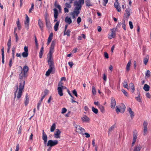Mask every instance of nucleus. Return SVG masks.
Returning <instances> with one entry per match:
<instances>
[{
    "label": "nucleus",
    "instance_id": "nucleus-6",
    "mask_svg": "<svg viewBox=\"0 0 151 151\" xmlns=\"http://www.w3.org/2000/svg\"><path fill=\"white\" fill-rule=\"evenodd\" d=\"M25 16V19L24 21V26L27 30H28L29 29L30 19L27 14H26Z\"/></svg>",
    "mask_w": 151,
    "mask_h": 151
},
{
    "label": "nucleus",
    "instance_id": "nucleus-44",
    "mask_svg": "<svg viewBox=\"0 0 151 151\" xmlns=\"http://www.w3.org/2000/svg\"><path fill=\"white\" fill-rule=\"evenodd\" d=\"M53 34L52 33H51L48 38V40L51 42L53 37Z\"/></svg>",
    "mask_w": 151,
    "mask_h": 151
},
{
    "label": "nucleus",
    "instance_id": "nucleus-12",
    "mask_svg": "<svg viewBox=\"0 0 151 151\" xmlns=\"http://www.w3.org/2000/svg\"><path fill=\"white\" fill-rule=\"evenodd\" d=\"M111 108L114 109L116 105V102L114 97H111Z\"/></svg>",
    "mask_w": 151,
    "mask_h": 151
},
{
    "label": "nucleus",
    "instance_id": "nucleus-39",
    "mask_svg": "<svg viewBox=\"0 0 151 151\" xmlns=\"http://www.w3.org/2000/svg\"><path fill=\"white\" fill-rule=\"evenodd\" d=\"M79 10H78L75 9L73 13H74L76 16H78L80 13V11Z\"/></svg>",
    "mask_w": 151,
    "mask_h": 151
},
{
    "label": "nucleus",
    "instance_id": "nucleus-32",
    "mask_svg": "<svg viewBox=\"0 0 151 151\" xmlns=\"http://www.w3.org/2000/svg\"><path fill=\"white\" fill-rule=\"evenodd\" d=\"M56 124L55 123H53L51 126L50 129V131L51 132H53L55 129Z\"/></svg>",
    "mask_w": 151,
    "mask_h": 151
},
{
    "label": "nucleus",
    "instance_id": "nucleus-16",
    "mask_svg": "<svg viewBox=\"0 0 151 151\" xmlns=\"http://www.w3.org/2000/svg\"><path fill=\"white\" fill-rule=\"evenodd\" d=\"M75 6H76L75 9H76L78 10H81V9L82 5L81 4H78V2L77 1H76L74 3Z\"/></svg>",
    "mask_w": 151,
    "mask_h": 151
},
{
    "label": "nucleus",
    "instance_id": "nucleus-55",
    "mask_svg": "<svg viewBox=\"0 0 151 151\" xmlns=\"http://www.w3.org/2000/svg\"><path fill=\"white\" fill-rule=\"evenodd\" d=\"M72 92L73 94H74L76 97H77L78 96V94L75 89L73 90Z\"/></svg>",
    "mask_w": 151,
    "mask_h": 151
},
{
    "label": "nucleus",
    "instance_id": "nucleus-59",
    "mask_svg": "<svg viewBox=\"0 0 151 151\" xmlns=\"http://www.w3.org/2000/svg\"><path fill=\"white\" fill-rule=\"evenodd\" d=\"M84 3V0H79V2H78V4L82 5Z\"/></svg>",
    "mask_w": 151,
    "mask_h": 151
},
{
    "label": "nucleus",
    "instance_id": "nucleus-8",
    "mask_svg": "<svg viewBox=\"0 0 151 151\" xmlns=\"http://www.w3.org/2000/svg\"><path fill=\"white\" fill-rule=\"evenodd\" d=\"M147 122L146 121H144L143 123V126L144 127L143 135L144 136L146 135L147 133Z\"/></svg>",
    "mask_w": 151,
    "mask_h": 151
},
{
    "label": "nucleus",
    "instance_id": "nucleus-27",
    "mask_svg": "<svg viewBox=\"0 0 151 151\" xmlns=\"http://www.w3.org/2000/svg\"><path fill=\"white\" fill-rule=\"evenodd\" d=\"M44 47L43 46H42L41 48L40 51L39 52V57L40 58H42V56L43 54Z\"/></svg>",
    "mask_w": 151,
    "mask_h": 151
},
{
    "label": "nucleus",
    "instance_id": "nucleus-31",
    "mask_svg": "<svg viewBox=\"0 0 151 151\" xmlns=\"http://www.w3.org/2000/svg\"><path fill=\"white\" fill-rule=\"evenodd\" d=\"M16 24H17V26L18 29L19 30H20L21 29V25L19 22V18L17 19V20L16 22Z\"/></svg>",
    "mask_w": 151,
    "mask_h": 151
},
{
    "label": "nucleus",
    "instance_id": "nucleus-4",
    "mask_svg": "<svg viewBox=\"0 0 151 151\" xmlns=\"http://www.w3.org/2000/svg\"><path fill=\"white\" fill-rule=\"evenodd\" d=\"M58 141L57 140H52L51 139H50L48 141L47 146H50L52 147L58 144Z\"/></svg>",
    "mask_w": 151,
    "mask_h": 151
},
{
    "label": "nucleus",
    "instance_id": "nucleus-18",
    "mask_svg": "<svg viewBox=\"0 0 151 151\" xmlns=\"http://www.w3.org/2000/svg\"><path fill=\"white\" fill-rule=\"evenodd\" d=\"M131 10V9L129 8L125 10L124 15L126 18H128L130 15Z\"/></svg>",
    "mask_w": 151,
    "mask_h": 151
},
{
    "label": "nucleus",
    "instance_id": "nucleus-58",
    "mask_svg": "<svg viewBox=\"0 0 151 151\" xmlns=\"http://www.w3.org/2000/svg\"><path fill=\"white\" fill-rule=\"evenodd\" d=\"M122 91L126 96H128V93L124 89H122Z\"/></svg>",
    "mask_w": 151,
    "mask_h": 151
},
{
    "label": "nucleus",
    "instance_id": "nucleus-62",
    "mask_svg": "<svg viewBox=\"0 0 151 151\" xmlns=\"http://www.w3.org/2000/svg\"><path fill=\"white\" fill-rule=\"evenodd\" d=\"M81 18L80 17H78L77 19V23L79 24L81 21Z\"/></svg>",
    "mask_w": 151,
    "mask_h": 151
},
{
    "label": "nucleus",
    "instance_id": "nucleus-9",
    "mask_svg": "<svg viewBox=\"0 0 151 151\" xmlns=\"http://www.w3.org/2000/svg\"><path fill=\"white\" fill-rule=\"evenodd\" d=\"M116 30V28H115L111 29V33L108 37L110 39L114 38L115 36V32Z\"/></svg>",
    "mask_w": 151,
    "mask_h": 151
},
{
    "label": "nucleus",
    "instance_id": "nucleus-45",
    "mask_svg": "<svg viewBox=\"0 0 151 151\" xmlns=\"http://www.w3.org/2000/svg\"><path fill=\"white\" fill-rule=\"evenodd\" d=\"M54 49H50V51L49 53L48 54V55H52V54L54 52Z\"/></svg>",
    "mask_w": 151,
    "mask_h": 151
},
{
    "label": "nucleus",
    "instance_id": "nucleus-2",
    "mask_svg": "<svg viewBox=\"0 0 151 151\" xmlns=\"http://www.w3.org/2000/svg\"><path fill=\"white\" fill-rule=\"evenodd\" d=\"M116 111L117 114L119 112L124 113L126 108L125 105L123 104H121L119 106H116Z\"/></svg>",
    "mask_w": 151,
    "mask_h": 151
},
{
    "label": "nucleus",
    "instance_id": "nucleus-61",
    "mask_svg": "<svg viewBox=\"0 0 151 151\" xmlns=\"http://www.w3.org/2000/svg\"><path fill=\"white\" fill-rule=\"evenodd\" d=\"M19 144L18 143L17 144L16 146V148L15 149V151H19Z\"/></svg>",
    "mask_w": 151,
    "mask_h": 151
},
{
    "label": "nucleus",
    "instance_id": "nucleus-14",
    "mask_svg": "<svg viewBox=\"0 0 151 151\" xmlns=\"http://www.w3.org/2000/svg\"><path fill=\"white\" fill-rule=\"evenodd\" d=\"M61 133L60 131L58 129H56V132L54 134V137L56 138H60V134Z\"/></svg>",
    "mask_w": 151,
    "mask_h": 151
},
{
    "label": "nucleus",
    "instance_id": "nucleus-25",
    "mask_svg": "<svg viewBox=\"0 0 151 151\" xmlns=\"http://www.w3.org/2000/svg\"><path fill=\"white\" fill-rule=\"evenodd\" d=\"M131 64V60H129L127 65L126 70L127 71H129L130 70V66Z\"/></svg>",
    "mask_w": 151,
    "mask_h": 151
},
{
    "label": "nucleus",
    "instance_id": "nucleus-48",
    "mask_svg": "<svg viewBox=\"0 0 151 151\" xmlns=\"http://www.w3.org/2000/svg\"><path fill=\"white\" fill-rule=\"evenodd\" d=\"M47 91V90H45V91H44V92L45 93H46V91ZM46 95V94H45V95H43L41 98V99L39 101V102H41V103L42 102V101L43 100V99L44 98L45 96Z\"/></svg>",
    "mask_w": 151,
    "mask_h": 151
},
{
    "label": "nucleus",
    "instance_id": "nucleus-33",
    "mask_svg": "<svg viewBox=\"0 0 151 151\" xmlns=\"http://www.w3.org/2000/svg\"><path fill=\"white\" fill-rule=\"evenodd\" d=\"M138 96L135 98L136 100L139 102H141L142 101L140 97V94L139 91H138Z\"/></svg>",
    "mask_w": 151,
    "mask_h": 151
},
{
    "label": "nucleus",
    "instance_id": "nucleus-56",
    "mask_svg": "<svg viewBox=\"0 0 151 151\" xmlns=\"http://www.w3.org/2000/svg\"><path fill=\"white\" fill-rule=\"evenodd\" d=\"M80 128V129H79V130L81 131L80 133L82 134H83V133L85 132V129L84 128H82V127H81V128Z\"/></svg>",
    "mask_w": 151,
    "mask_h": 151
},
{
    "label": "nucleus",
    "instance_id": "nucleus-22",
    "mask_svg": "<svg viewBox=\"0 0 151 151\" xmlns=\"http://www.w3.org/2000/svg\"><path fill=\"white\" fill-rule=\"evenodd\" d=\"M65 22L68 23V24H70L72 23V20L70 17H65Z\"/></svg>",
    "mask_w": 151,
    "mask_h": 151
},
{
    "label": "nucleus",
    "instance_id": "nucleus-1",
    "mask_svg": "<svg viewBox=\"0 0 151 151\" xmlns=\"http://www.w3.org/2000/svg\"><path fill=\"white\" fill-rule=\"evenodd\" d=\"M25 83V81L24 80L22 81H20V83H19V91L18 92L17 95V98L18 99H19L21 96L22 93V90L24 87Z\"/></svg>",
    "mask_w": 151,
    "mask_h": 151
},
{
    "label": "nucleus",
    "instance_id": "nucleus-43",
    "mask_svg": "<svg viewBox=\"0 0 151 151\" xmlns=\"http://www.w3.org/2000/svg\"><path fill=\"white\" fill-rule=\"evenodd\" d=\"M13 59L12 58H11L10 59L9 63V66L10 68L12 67V66L13 64Z\"/></svg>",
    "mask_w": 151,
    "mask_h": 151
},
{
    "label": "nucleus",
    "instance_id": "nucleus-50",
    "mask_svg": "<svg viewBox=\"0 0 151 151\" xmlns=\"http://www.w3.org/2000/svg\"><path fill=\"white\" fill-rule=\"evenodd\" d=\"M34 4L33 3H32L31 4V8L29 9V13H31L33 10L34 9Z\"/></svg>",
    "mask_w": 151,
    "mask_h": 151
},
{
    "label": "nucleus",
    "instance_id": "nucleus-17",
    "mask_svg": "<svg viewBox=\"0 0 151 151\" xmlns=\"http://www.w3.org/2000/svg\"><path fill=\"white\" fill-rule=\"evenodd\" d=\"M54 67L49 66V69L46 72L45 75L46 76H49L50 73L52 71Z\"/></svg>",
    "mask_w": 151,
    "mask_h": 151
},
{
    "label": "nucleus",
    "instance_id": "nucleus-29",
    "mask_svg": "<svg viewBox=\"0 0 151 151\" xmlns=\"http://www.w3.org/2000/svg\"><path fill=\"white\" fill-rule=\"evenodd\" d=\"M45 22L46 24L47 27L49 29H51L52 27L51 26V24L50 21L47 22Z\"/></svg>",
    "mask_w": 151,
    "mask_h": 151
},
{
    "label": "nucleus",
    "instance_id": "nucleus-10",
    "mask_svg": "<svg viewBox=\"0 0 151 151\" xmlns=\"http://www.w3.org/2000/svg\"><path fill=\"white\" fill-rule=\"evenodd\" d=\"M142 147V145L140 144H137L134 147L133 151H140Z\"/></svg>",
    "mask_w": 151,
    "mask_h": 151
},
{
    "label": "nucleus",
    "instance_id": "nucleus-47",
    "mask_svg": "<svg viewBox=\"0 0 151 151\" xmlns=\"http://www.w3.org/2000/svg\"><path fill=\"white\" fill-rule=\"evenodd\" d=\"M148 61V58H144L143 62L145 65H146Z\"/></svg>",
    "mask_w": 151,
    "mask_h": 151
},
{
    "label": "nucleus",
    "instance_id": "nucleus-60",
    "mask_svg": "<svg viewBox=\"0 0 151 151\" xmlns=\"http://www.w3.org/2000/svg\"><path fill=\"white\" fill-rule=\"evenodd\" d=\"M54 5H55V6H56V7H57L59 9V10H61V6H60V5H59V4L56 5L55 3Z\"/></svg>",
    "mask_w": 151,
    "mask_h": 151
},
{
    "label": "nucleus",
    "instance_id": "nucleus-30",
    "mask_svg": "<svg viewBox=\"0 0 151 151\" xmlns=\"http://www.w3.org/2000/svg\"><path fill=\"white\" fill-rule=\"evenodd\" d=\"M26 100L24 102L26 106L27 105L29 102V98L28 97V95L27 94H26L25 96Z\"/></svg>",
    "mask_w": 151,
    "mask_h": 151
},
{
    "label": "nucleus",
    "instance_id": "nucleus-15",
    "mask_svg": "<svg viewBox=\"0 0 151 151\" xmlns=\"http://www.w3.org/2000/svg\"><path fill=\"white\" fill-rule=\"evenodd\" d=\"M81 119L83 122H88L90 120V119L86 115H84Z\"/></svg>",
    "mask_w": 151,
    "mask_h": 151
},
{
    "label": "nucleus",
    "instance_id": "nucleus-51",
    "mask_svg": "<svg viewBox=\"0 0 151 151\" xmlns=\"http://www.w3.org/2000/svg\"><path fill=\"white\" fill-rule=\"evenodd\" d=\"M150 72L149 70H147L145 73V76L147 77H149L150 76Z\"/></svg>",
    "mask_w": 151,
    "mask_h": 151
},
{
    "label": "nucleus",
    "instance_id": "nucleus-24",
    "mask_svg": "<svg viewBox=\"0 0 151 151\" xmlns=\"http://www.w3.org/2000/svg\"><path fill=\"white\" fill-rule=\"evenodd\" d=\"M128 111L129 112V113L130 114L131 117L132 119L134 116V113L130 108H129Z\"/></svg>",
    "mask_w": 151,
    "mask_h": 151
},
{
    "label": "nucleus",
    "instance_id": "nucleus-34",
    "mask_svg": "<svg viewBox=\"0 0 151 151\" xmlns=\"http://www.w3.org/2000/svg\"><path fill=\"white\" fill-rule=\"evenodd\" d=\"M7 48L10 49L11 44V37H10L9 39L8 40V42L7 44Z\"/></svg>",
    "mask_w": 151,
    "mask_h": 151
},
{
    "label": "nucleus",
    "instance_id": "nucleus-52",
    "mask_svg": "<svg viewBox=\"0 0 151 151\" xmlns=\"http://www.w3.org/2000/svg\"><path fill=\"white\" fill-rule=\"evenodd\" d=\"M122 27L124 29V30H126V25L125 24V20H124L123 22H122Z\"/></svg>",
    "mask_w": 151,
    "mask_h": 151
},
{
    "label": "nucleus",
    "instance_id": "nucleus-53",
    "mask_svg": "<svg viewBox=\"0 0 151 151\" xmlns=\"http://www.w3.org/2000/svg\"><path fill=\"white\" fill-rule=\"evenodd\" d=\"M67 111V109L65 108H63L62 109L61 113L64 114Z\"/></svg>",
    "mask_w": 151,
    "mask_h": 151
},
{
    "label": "nucleus",
    "instance_id": "nucleus-42",
    "mask_svg": "<svg viewBox=\"0 0 151 151\" xmlns=\"http://www.w3.org/2000/svg\"><path fill=\"white\" fill-rule=\"evenodd\" d=\"M72 3V1H70L69 2V3H66L65 4V6L66 8H70L71 7V5L70 4Z\"/></svg>",
    "mask_w": 151,
    "mask_h": 151
},
{
    "label": "nucleus",
    "instance_id": "nucleus-35",
    "mask_svg": "<svg viewBox=\"0 0 151 151\" xmlns=\"http://www.w3.org/2000/svg\"><path fill=\"white\" fill-rule=\"evenodd\" d=\"M71 32L70 30V29H68L66 31H64V35H66L68 36H70V33Z\"/></svg>",
    "mask_w": 151,
    "mask_h": 151
},
{
    "label": "nucleus",
    "instance_id": "nucleus-54",
    "mask_svg": "<svg viewBox=\"0 0 151 151\" xmlns=\"http://www.w3.org/2000/svg\"><path fill=\"white\" fill-rule=\"evenodd\" d=\"M86 6H90L92 5L89 0H87L86 1Z\"/></svg>",
    "mask_w": 151,
    "mask_h": 151
},
{
    "label": "nucleus",
    "instance_id": "nucleus-20",
    "mask_svg": "<svg viewBox=\"0 0 151 151\" xmlns=\"http://www.w3.org/2000/svg\"><path fill=\"white\" fill-rule=\"evenodd\" d=\"M23 71L24 74L27 75V73L29 71V68L28 66L27 65H25L23 67L22 69Z\"/></svg>",
    "mask_w": 151,
    "mask_h": 151
},
{
    "label": "nucleus",
    "instance_id": "nucleus-36",
    "mask_svg": "<svg viewBox=\"0 0 151 151\" xmlns=\"http://www.w3.org/2000/svg\"><path fill=\"white\" fill-rule=\"evenodd\" d=\"M55 42L54 41H52L51 42L50 49H54V47L55 46Z\"/></svg>",
    "mask_w": 151,
    "mask_h": 151
},
{
    "label": "nucleus",
    "instance_id": "nucleus-3",
    "mask_svg": "<svg viewBox=\"0 0 151 151\" xmlns=\"http://www.w3.org/2000/svg\"><path fill=\"white\" fill-rule=\"evenodd\" d=\"M19 67L20 68L21 72V73L19 74V78L22 81H24V80L25 81L26 78L27 77V75L26 74H24V73L23 72L22 68L21 66H19Z\"/></svg>",
    "mask_w": 151,
    "mask_h": 151
},
{
    "label": "nucleus",
    "instance_id": "nucleus-7",
    "mask_svg": "<svg viewBox=\"0 0 151 151\" xmlns=\"http://www.w3.org/2000/svg\"><path fill=\"white\" fill-rule=\"evenodd\" d=\"M133 139L132 142V146H133L135 144L137 137V130H135L133 132Z\"/></svg>",
    "mask_w": 151,
    "mask_h": 151
},
{
    "label": "nucleus",
    "instance_id": "nucleus-5",
    "mask_svg": "<svg viewBox=\"0 0 151 151\" xmlns=\"http://www.w3.org/2000/svg\"><path fill=\"white\" fill-rule=\"evenodd\" d=\"M49 66L54 67V63L52 55H48L47 57Z\"/></svg>",
    "mask_w": 151,
    "mask_h": 151
},
{
    "label": "nucleus",
    "instance_id": "nucleus-13",
    "mask_svg": "<svg viewBox=\"0 0 151 151\" xmlns=\"http://www.w3.org/2000/svg\"><path fill=\"white\" fill-rule=\"evenodd\" d=\"M38 24L40 30L42 31L43 30L44 24L42 22L40 19H38Z\"/></svg>",
    "mask_w": 151,
    "mask_h": 151
},
{
    "label": "nucleus",
    "instance_id": "nucleus-57",
    "mask_svg": "<svg viewBox=\"0 0 151 151\" xmlns=\"http://www.w3.org/2000/svg\"><path fill=\"white\" fill-rule=\"evenodd\" d=\"M129 24L130 29H132L133 28V25L132 24V22L131 21H129Z\"/></svg>",
    "mask_w": 151,
    "mask_h": 151
},
{
    "label": "nucleus",
    "instance_id": "nucleus-40",
    "mask_svg": "<svg viewBox=\"0 0 151 151\" xmlns=\"http://www.w3.org/2000/svg\"><path fill=\"white\" fill-rule=\"evenodd\" d=\"M92 94L93 95H95L96 94V88L94 86H92Z\"/></svg>",
    "mask_w": 151,
    "mask_h": 151
},
{
    "label": "nucleus",
    "instance_id": "nucleus-49",
    "mask_svg": "<svg viewBox=\"0 0 151 151\" xmlns=\"http://www.w3.org/2000/svg\"><path fill=\"white\" fill-rule=\"evenodd\" d=\"M123 86L125 88H127L128 87V84L127 82L124 81V82L123 83Z\"/></svg>",
    "mask_w": 151,
    "mask_h": 151
},
{
    "label": "nucleus",
    "instance_id": "nucleus-64",
    "mask_svg": "<svg viewBox=\"0 0 151 151\" xmlns=\"http://www.w3.org/2000/svg\"><path fill=\"white\" fill-rule=\"evenodd\" d=\"M68 64L70 66V68H72L73 67V62H69L68 63Z\"/></svg>",
    "mask_w": 151,
    "mask_h": 151
},
{
    "label": "nucleus",
    "instance_id": "nucleus-63",
    "mask_svg": "<svg viewBox=\"0 0 151 151\" xmlns=\"http://www.w3.org/2000/svg\"><path fill=\"white\" fill-rule=\"evenodd\" d=\"M146 96L149 99L151 98V95L149 93H147L146 94Z\"/></svg>",
    "mask_w": 151,
    "mask_h": 151
},
{
    "label": "nucleus",
    "instance_id": "nucleus-19",
    "mask_svg": "<svg viewBox=\"0 0 151 151\" xmlns=\"http://www.w3.org/2000/svg\"><path fill=\"white\" fill-rule=\"evenodd\" d=\"M58 93L60 96H62L63 95V88L61 87H58Z\"/></svg>",
    "mask_w": 151,
    "mask_h": 151
},
{
    "label": "nucleus",
    "instance_id": "nucleus-38",
    "mask_svg": "<svg viewBox=\"0 0 151 151\" xmlns=\"http://www.w3.org/2000/svg\"><path fill=\"white\" fill-rule=\"evenodd\" d=\"M92 111L95 114H97L98 113V110L97 109L95 108L93 106L92 107Z\"/></svg>",
    "mask_w": 151,
    "mask_h": 151
},
{
    "label": "nucleus",
    "instance_id": "nucleus-26",
    "mask_svg": "<svg viewBox=\"0 0 151 151\" xmlns=\"http://www.w3.org/2000/svg\"><path fill=\"white\" fill-rule=\"evenodd\" d=\"M150 88V86L147 84H145L144 85V86L143 89L146 91H147L149 90Z\"/></svg>",
    "mask_w": 151,
    "mask_h": 151
},
{
    "label": "nucleus",
    "instance_id": "nucleus-23",
    "mask_svg": "<svg viewBox=\"0 0 151 151\" xmlns=\"http://www.w3.org/2000/svg\"><path fill=\"white\" fill-rule=\"evenodd\" d=\"M114 6L118 12H120L121 11V8L119 6L118 2L114 3Z\"/></svg>",
    "mask_w": 151,
    "mask_h": 151
},
{
    "label": "nucleus",
    "instance_id": "nucleus-28",
    "mask_svg": "<svg viewBox=\"0 0 151 151\" xmlns=\"http://www.w3.org/2000/svg\"><path fill=\"white\" fill-rule=\"evenodd\" d=\"M59 21H58L56 22L54 26V29L55 31H57L58 30V27L59 24Z\"/></svg>",
    "mask_w": 151,
    "mask_h": 151
},
{
    "label": "nucleus",
    "instance_id": "nucleus-41",
    "mask_svg": "<svg viewBox=\"0 0 151 151\" xmlns=\"http://www.w3.org/2000/svg\"><path fill=\"white\" fill-rule=\"evenodd\" d=\"M22 55L24 58H27L28 56V52H24L22 53Z\"/></svg>",
    "mask_w": 151,
    "mask_h": 151
},
{
    "label": "nucleus",
    "instance_id": "nucleus-21",
    "mask_svg": "<svg viewBox=\"0 0 151 151\" xmlns=\"http://www.w3.org/2000/svg\"><path fill=\"white\" fill-rule=\"evenodd\" d=\"M54 11V17L55 19H57L59 13L57 9L55 8L53 9Z\"/></svg>",
    "mask_w": 151,
    "mask_h": 151
},
{
    "label": "nucleus",
    "instance_id": "nucleus-46",
    "mask_svg": "<svg viewBox=\"0 0 151 151\" xmlns=\"http://www.w3.org/2000/svg\"><path fill=\"white\" fill-rule=\"evenodd\" d=\"M45 21L47 22L49 21V15L47 14H46L45 16Z\"/></svg>",
    "mask_w": 151,
    "mask_h": 151
},
{
    "label": "nucleus",
    "instance_id": "nucleus-11",
    "mask_svg": "<svg viewBox=\"0 0 151 151\" xmlns=\"http://www.w3.org/2000/svg\"><path fill=\"white\" fill-rule=\"evenodd\" d=\"M47 137L46 134L44 130H43L42 138L44 140V143L45 145H46L47 143Z\"/></svg>",
    "mask_w": 151,
    "mask_h": 151
},
{
    "label": "nucleus",
    "instance_id": "nucleus-37",
    "mask_svg": "<svg viewBox=\"0 0 151 151\" xmlns=\"http://www.w3.org/2000/svg\"><path fill=\"white\" fill-rule=\"evenodd\" d=\"M100 109L102 113H103L104 112V107L101 105H99L98 107Z\"/></svg>",
    "mask_w": 151,
    "mask_h": 151
}]
</instances>
